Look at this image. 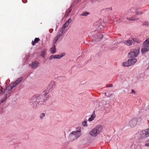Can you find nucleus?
I'll return each mask as SVG.
<instances>
[{
  "label": "nucleus",
  "instance_id": "nucleus-1",
  "mask_svg": "<svg viewBox=\"0 0 149 149\" xmlns=\"http://www.w3.org/2000/svg\"><path fill=\"white\" fill-rule=\"evenodd\" d=\"M103 126L100 125H98L91 130L89 132V134L92 137H96L102 132Z\"/></svg>",
  "mask_w": 149,
  "mask_h": 149
},
{
  "label": "nucleus",
  "instance_id": "nucleus-29",
  "mask_svg": "<svg viewBox=\"0 0 149 149\" xmlns=\"http://www.w3.org/2000/svg\"><path fill=\"white\" fill-rule=\"evenodd\" d=\"M69 24L67 22H66L65 23V24L63 25V26L65 28L69 25Z\"/></svg>",
  "mask_w": 149,
  "mask_h": 149
},
{
  "label": "nucleus",
  "instance_id": "nucleus-27",
  "mask_svg": "<svg viewBox=\"0 0 149 149\" xmlns=\"http://www.w3.org/2000/svg\"><path fill=\"white\" fill-rule=\"evenodd\" d=\"M64 33H61L59 32L58 33V34L56 36L59 38L63 36Z\"/></svg>",
  "mask_w": 149,
  "mask_h": 149
},
{
  "label": "nucleus",
  "instance_id": "nucleus-12",
  "mask_svg": "<svg viewBox=\"0 0 149 149\" xmlns=\"http://www.w3.org/2000/svg\"><path fill=\"white\" fill-rule=\"evenodd\" d=\"M126 19H127L129 21H135L139 19V18L136 17V15H134V16L130 17H127Z\"/></svg>",
  "mask_w": 149,
  "mask_h": 149
},
{
  "label": "nucleus",
  "instance_id": "nucleus-41",
  "mask_svg": "<svg viewBox=\"0 0 149 149\" xmlns=\"http://www.w3.org/2000/svg\"><path fill=\"white\" fill-rule=\"evenodd\" d=\"M135 93V92L133 90H132V92H131V93Z\"/></svg>",
  "mask_w": 149,
  "mask_h": 149
},
{
  "label": "nucleus",
  "instance_id": "nucleus-33",
  "mask_svg": "<svg viewBox=\"0 0 149 149\" xmlns=\"http://www.w3.org/2000/svg\"><path fill=\"white\" fill-rule=\"evenodd\" d=\"M148 25V22L146 21L145 22H144L143 23V25Z\"/></svg>",
  "mask_w": 149,
  "mask_h": 149
},
{
  "label": "nucleus",
  "instance_id": "nucleus-5",
  "mask_svg": "<svg viewBox=\"0 0 149 149\" xmlns=\"http://www.w3.org/2000/svg\"><path fill=\"white\" fill-rule=\"evenodd\" d=\"M143 48L141 49L142 53H143L149 51V39H146L143 45Z\"/></svg>",
  "mask_w": 149,
  "mask_h": 149
},
{
  "label": "nucleus",
  "instance_id": "nucleus-20",
  "mask_svg": "<svg viewBox=\"0 0 149 149\" xmlns=\"http://www.w3.org/2000/svg\"><path fill=\"white\" fill-rule=\"evenodd\" d=\"M123 66H130L128 60L126 62H123Z\"/></svg>",
  "mask_w": 149,
  "mask_h": 149
},
{
  "label": "nucleus",
  "instance_id": "nucleus-28",
  "mask_svg": "<svg viewBox=\"0 0 149 149\" xmlns=\"http://www.w3.org/2000/svg\"><path fill=\"white\" fill-rule=\"evenodd\" d=\"M133 41L134 42H136L137 43H140V41L136 38H133L132 39Z\"/></svg>",
  "mask_w": 149,
  "mask_h": 149
},
{
  "label": "nucleus",
  "instance_id": "nucleus-34",
  "mask_svg": "<svg viewBox=\"0 0 149 149\" xmlns=\"http://www.w3.org/2000/svg\"><path fill=\"white\" fill-rule=\"evenodd\" d=\"M71 19L70 18L68 21H67L66 22H67L68 23L70 24L71 21Z\"/></svg>",
  "mask_w": 149,
  "mask_h": 149
},
{
  "label": "nucleus",
  "instance_id": "nucleus-2",
  "mask_svg": "<svg viewBox=\"0 0 149 149\" xmlns=\"http://www.w3.org/2000/svg\"><path fill=\"white\" fill-rule=\"evenodd\" d=\"M42 95H34L30 101V105L33 108H36L38 103L43 101H39V99L42 98Z\"/></svg>",
  "mask_w": 149,
  "mask_h": 149
},
{
  "label": "nucleus",
  "instance_id": "nucleus-30",
  "mask_svg": "<svg viewBox=\"0 0 149 149\" xmlns=\"http://www.w3.org/2000/svg\"><path fill=\"white\" fill-rule=\"evenodd\" d=\"M69 24L67 22H66L65 23V24L63 25V26L65 28L69 25Z\"/></svg>",
  "mask_w": 149,
  "mask_h": 149
},
{
  "label": "nucleus",
  "instance_id": "nucleus-39",
  "mask_svg": "<svg viewBox=\"0 0 149 149\" xmlns=\"http://www.w3.org/2000/svg\"><path fill=\"white\" fill-rule=\"evenodd\" d=\"M22 1L23 3H25L27 2V0H22Z\"/></svg>",
  "mask_w": 149,
  "mask_h": 149
},
{
  "label": "nucleus",
  "instance_id": "nucleus-7",
  "mask_svg": "<svg viewBox=\"0 0 149 149\" xmlns=\"http://www.w3.org/2000/svg\"><path fill=\"white\" fill-rule=\"evenodd\" d=\"M138 122V120L137 118H134L129 121V126L131 127H133L136 125Z\"/></svg>",
  "mask_w": 149,
  "mask_h": 149
},
{
  "label": "nucleus",
  "instance_id": "nucleus-26",
  "mask_svg": "<svg viewBox=\"0 0 149 149\" xmlns=\"http://www.w3.org/2000/svg\"><path fill=\"white\" fill-rule=\"evenodd\" d=\"M59 39V38L57 37V36H56L55 37L53 41V42L54 44L57 41L58 39Z\"/></svg>",
  "mask_w": 149,
  "mask_h": 149
},
{
  "label": "nucleus",
  "instance_id": "nucleus-4",
  "mask_svg": "<svg viewBox=\"0 0 149 149\" xmlns=\"http://www.w3.org/2000/svg\"><path fill=\"white\" fill-rule=\"evenodd\" d=\"M81 134L80 130L72 132L70 134L69 139L70 141H73L79 137Z\"/></svg>",
  "mask_w": 149,
  "mask_h": 149
},
{
  "label": "nucleus",
  "instance_id": "nucleus-35",
  "mask_svg": "<svg viewBox=\"0 0 149 149\" xmlns=\"http://www.w3.org/2000/svg\"><path fill=\"white\" fill-rule=\"evenodd\" d=\"M103 37V36L102 34H100L99 35V38L100 39L102 38Z\"/></svg>",
  "mask_w": 149,
  "mask_h": 149
},
{
  "label": "nucleus",
  "instance_id": "nucleus-19",
  "mask_svg": "<svg viewBox=\"0 0 149 149\" xmlns=\"http://www.w3.org/2000/svg\"><path fill=\"white\" fill-rule=\"evenodd\" d=\"M46 51L45 49L42 50L41 52L40 55L43 58H45V55L46 54Z\"/></svg>",
  "mask_w": 149,
  "mask_h": 149
},
{
  "label": "nucleus",
  "instance_id": "nucleus-14",
  "mask_svg": "<svg viewBox=\"0 0 149 149\" xmlns=\"http://www.w3.org/2000/svg\"><path fill=\"white\" fill-rule=\"evenodd\" d=\"M123 43L128 46H130L131 45L132 43V40H124L123 41Z\"/></svg>",
  "mask_w": 149,
  "mask_h": 149
},
{
  "label": "nucleus",
  "instance_id": "nucleus-37",
  "mask_svg": "<svg viewBox=\"0 0 149 149\" xmlns=\"http://www.w3.org/2000/svg\"><path fill=\"white\" fill-rule=\"evenodd\" d=\"M145 145L146 146L149 147V143H145Z\"/></svg>",
  "mask_w": 149,
  "mask_h": 149
},
{
  "label": "nucleus",
  "instance_id": "nucleus-36",
  "mask_svg": "<svg viewBox=\"0 0 149 149\" xmlns=\"http://www.w3.org/2000/svg\"><path fill=\"white\" fill-rule=\"evenodd\" d=\"M112 86H113L112 84H110L107 85V87H112Z\"/></svg>",
  "mask_w": 149,
  "mask_h": 149
},
{
  "label": "nucleus",
  "instance_id": "nucleus-3",
  "mask_svg": "<svg viewBox=\"0 0 149 149\" xmlns=\"http://www.w3.org/2000/svg\"><path fill=\"white\" fill-rule=\"evenodd\" d=\"M12 86V85L11 84H10L3 91V89L1 88V89H0V94H1V95L2 96L6 95L7 96V95L11 92V90L13 88H14Z\"/></svg>",
  "mask_w": 149,
  "mask_h": 149
},
{
  "label": "nucleus",
  "instance_id": "nucleus-32",
  "mask_svg": "<svg viewBox=\"0 0 149 149\" xmlns=\"http://www.w3.org/2000/svg\"><path fill=\"white\" fill-rule=\"evenodd\" d=\"M42 98H41V99H39V101H43L42 102H41L42 103H41V104H42V103H44L45 102V101L43 99V96L42 95Z\"/></svg>",
  "mask_w": 149,
  "mask_h": 149
},
{
  "label": "nucleus",
  "instance_id": "nucleus-23",
  "mask_svg": "<svg viewBox=\"0 0 149 149\" xmlns=\"http://www.w3.org/2000/svg\"><path fill=\"white\" fill-rule=\"evenodd\" d=\"M4 97L2 99L1 101H0V103H2L4 102L7 99V96L6 95H4Z\"/></svg>",
  "mask_w": 149,
  "mask_h": 149
},
{
  "label": "nucleus",
  "instance_id": "nucleus-21",
  "mask_svg": "<svg viewBox=\"0 0 149 149\" xmlns=\"http://www.w3.org/2000/svg\"><path fill=\"white\" fill-rule=\"evenodd\" d=\"M71 10H72V9L71 8V7L70 8H69L68 9V10H67V11L66 12V13L65 14V15H66V17L69 15V13L71 12Z\"/></svg>",
  "mask_w": 149,
  "mask_h": 149
},
{
  "label": "nucleus",
  "instance_id": "nucleus-38",
  "mask_svg": "<svg viewBox=\"0 0 149 149\" xmlns=\"http://www.w3.org/2000/svg\"><path fill=\"white\" fill-rule=\"evenodd\" d=\"M53 31V29H50L49 30V32L50 33H52Z\"/></svg>",
  "mask_w": 149,
  "mask_h": 149
},
{
  "label": "nucleus",
  "instance_id": "nucleus-40",
  "mask_svg": "<svg viewBox=\"0 0 149 149\" xmlns=\"http://www.w3.org/2000/svg\"><path fill=\"white\" fill-rule=\"evenodd\" d=\"M52 84H53L52 86H55V85L54 84V82H52Z\"/></svg>",
  "mask_w": 149,
  "mask_h": 149
},
{
  "label": "nucleus",
  "instance_id": "nucleus-10",
  "mask_svg": "<svg viewBox=\"0 0 149 149\" xmlns=\"http://www.w3.org/2000/svg\"><path fill=\"white\" fill-rule=\"evenodd\" d=\"M22 79L23 78L22 77L18 79L13 83L11 84L12 85V86L14 87H15L22 80Z\"/></svg>",
  "mask_w": 149,
  "mask_h": 149
},
{
  "label": "nucleus",
  "instance_id": "nucleus-8",
  "mask_svg": "<svg viewBox=\"0 0 149 149\" xmlns=\"http://www.w3.org/2000/svg\"><path fill=\"white\" fill-rule=\"evenodd\" d=\"M140 136L142 138L149 136V129L140 132Z\"/></svg>",
  "mask_w": 149,
  "mask_h": 149
},
{
  "label": "nucleus",
  "instance_id": "nucleus-22",
  "mask_svg": "<svg viewBox=\"0 0 149 149\" xmlns=\"http://www.w3.org/2000/svg\"><path fill=\"white\" fill-rule=\"evenodd\" d=\"M82 124L84 126H88L87 124V120H86L84 121H83L82 122Z\"/></svg>",
  "mask_w": 149,
  "mask_h": 149
},
{
  "label": "nucleus",
  "instance_id": "nucleus-15",
  "mask_svg": "<svg viewBox=\"0 0 149 149\" xmlns=\"http://www.w3.org/2000/svg\"><path fill=\"white\" fill-rule=\"evenodd\" d=\"M139 8L136 9H134V8H132L131 9V11L133 12L134 10V12L136 13V14L137 15H139L143 13V12L139 10Z\"/></svg>",
  "mask_w": 149,
  "mask_h": 149
},
{
  "label": "nucleus",
  "instance_id": "nucleus-17",
  "mask_svg": "<svg viewBox=\"0 0 149 149\" xmlns=\"http://www.w3.org/2000/svg\"><path fill=\"white\" fill-rule=\"evenodd\" d=\"M50 51L51 53L52 54H54L56 53V47L55 45H54L52 46V48L50 49Z\"/></svg>",
  "mask_w": 149,
  "mask_h": 149
},
{
  "label": "nucleus",
  "instance_id": "nucleus-18",
  "mask_svg": "<svg viewBox=\"0 0 149 149\" xmlns=\"http://www.w3.org/2000/svg\"><path fill=\"white\" fill-rule=\"evenodd\" d=\"M40 40V39L38 38H36L34 41H32V44L33 45H34L36 43L38 42Z\"/></svg>",
  "mask_w": 149,
  "mask_h": 149
},
{
  "label": "nucleus",
  "instance_id": "nucleus-6",
  "mask_svg": "<svg viewBox=\"0 0 149 149\" xmlns=\"http://www.w3.org/2000/svg\"><path fill=\"white\" fill-rule=\"evenodd\" d=\"M139 53V50L135 49L133 51L130 52L128 54V56L130 57H134L137 56Z\"/></svg>",
  "mask_w": 149,
  "mask_h": 149
},
{
  "label": "nucleus",
  "instance_id": "nucleus-13",
  "mask_svg": "<svg viewBox=\"0 0 149 149\" xmlns=\"http://www.w3.org/2000/svg\"><path fill=\"white\" fill-rule=\"evenodd\" d=\"M130 66L134 65L136 62L137 59L135 58H132L128 60Z\"/></svg>",
  "mask_w": 149,
  "mask_h": 149
},
{
  "label": "nucleus",
  "instance_id": "nucleus-25",
  "mask_svg": "<svg viewBox=\"0 0 149 149\" xmlns=\"http://www.w3.org/2000/svg\"><path fill=\"white\" fill-rule=\"evenodd\" d=\"M65 28L63 26V27L60 29L59 32L61 33H64L63 32L65 31Z\"/></svg>",
  "mask_w": 149,
  "mask_h": 149
},
{
  "label": "nucleus",
  "instance_id": "nucleus-16",
  "mask_svg": "<svg viewBox=\"0 0 149 149\" xmlns=\"http://www.w3.org/2000/svg\"><path fill=\"white\" fill-rule=\"evenodd\" d=\"M95 117L96 115L95 114V111H94L93 112L91 116V117L88 118V121L90 122L93 121L95 118Z\"/></svg>",
  "mask_w": 149,
  "mask_h": 149
},
{
  "label": "nucleus",
  "instance_id": "nucleus-24",
  "mask_svg": "<svg viewBox=\"0 0 149 149\" xmlns=\"http://www.w3.org/2000/svg\"><path fill=\"white\" fill-rule=\"evenodd\" d=\"M45 116V114L44 113H42L40 114V118L41 119H42Z\"/></svg>",
  "mask_w": 149,
  "mask_h": 149
},
{
  "label": "nucleus",
  "instance_id": "nucleus-11",
  "mask_svg": "<svg viewBox=\"0 0 149 149\" xmlns=\"http://www.w3.org/2000/svg\"><path fill=\"white\" fill-rule=\"evenodd\" d=\"M63 56H60L58 55H53L51 56L49 58L50 60H51L53 58L59 59Z\"/></svg>",
  "mask_w": 149,
  "mask_h": 149
},
{
  "label": "nucleus",
  "instance_id": "nucleus-31",
  "mask_svg": "<svg viewBox=\"0 0 149 149\" xmlns=\"http://www.w3.org/2000/svg\"><path fill=\"white\" fill-rule=\"evenodd\" d=\"M88 14V12H86L83 13L81 15L82 16H86Z\"/></svg>",
  "mask_w": 149,
  "mask_h": 149
},
{
  "label": "nucleus",
  "instance_id": "nucleus-9",
  "mask_svg": "<svg viewBox=\"0 0 149 149\" xmlns=\"http://www.w3.org/2000/svg\"><path fill=\"white\" fill-rule=\"evenodd\" d=\"M40 63L38 62L37 61H34L31 64H30L29 66L31 67L33 69L36 68L39 65Z\"/></svg>",
  "mask_w": 149,
  "mask_h": 149
}]
</instances>
